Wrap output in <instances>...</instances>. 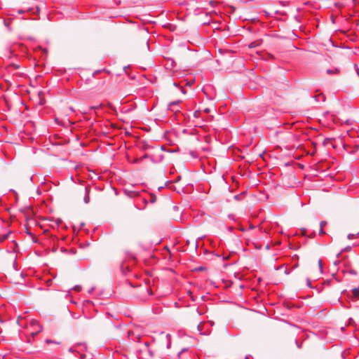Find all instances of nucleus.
<instances>
[{"instance_id":"1","label":"nucleus","mask_w":359,"mask_h":359,"mask_svg":"<svg viewBox=\"0 0 359 359\" xmlns=\"http://www.w3.org/2000/svg\"><path fill=\"white\" fill-rule=\"evenodd\" d=\"M304 271L310 276L318 278L323 273L322 261L320 259L308 260L304 265Z\"/></svg>"},{"instance_id":"2","label":"nucleus","mask_w":359,"mask_h":359,"mask_svg":"<svg viewBox=\"0 0 359 359\" xmlns=\"http://www.w3.org/2000/svg\"><path fill=\"white\" fill-rule=\"evenodd\" d=\"M171 341L170 334H162L158 341L159 348L162 351L168 349L170 346Z\"/></svg>"},{"instance_id":"3","label":"nucleus","mask_w":359,"mask_h":359,"mask_svg":"<svg viewBox=\"0 0 359 359\" xmlns=\"http://www.w3.org/2000/svg\"><path fill=\"white\" fill-rule=\"evenodd\" d=\"M38 96H39V104L40 105H42L45 103V99L43 97V93L42 92H39L38 93Z\"/></svg>"},{"instance_id":"4","label":"nucleus","mask_w":359,"mask_h":359,"mask_svg":"<svg viewBox=\"0 0 359 359\" xmlns=\"http://www.w3.org/2000/svg\"><path fill=\"white\" fill-rule=\"evenodd\" d=\"M353 297L359 299V290L358 288H353L352 290Z\"/></svg>"},{"instance_id":"5","label":"nucleus","mask_w":359,"mask_h":359,"mask_svg":"<svg viewBox=\"0 0 359 359\" xmlns=\"http://www.w3.org/2000/svg\"><path fill=\"white\" fill-rule=\"evenodd\" d=\"M260 43L259 41H254V42H252L250 45H249V48H254V47H257V46H259Z\"/></svg>"},{"instance_id":"6","label":"nucleus","mask_w":359,"mask_h":359,"mask_svg":"<svg viewBox=\"0 0 359 359\" xmlns=\"http://www.w3.org/2000/svg\"><path fill=\"white\" fill-rule=\"evenodd\" d=\"M220 3L219 1H215L213 0H211L209 1V4L212 6V7H215L217 5H219Z\"/></svg>"},{"instance_id":"7","label":"nucleus","mask_w":359,"mask_h":359,"mask_svg":"<svg viewBox=\"0 0 359 359\" xmlns=\"http://www.w3.org/2000/svg\"><path fill=\"white\" fill-rule=\"evenodd\" d=\"M339 70L337 68L334 69V70H331V69L327 70V74L339 73Z\"/></svg>"},{"instance_id":"8","label":"nucleus","mask_w":359,"mask_h":359,"mask_svg":"<svg viewBox=\"0 0 359 359\" xmlns=\"http://www.w3.org/2000/svg\"><path fill=\"white\" fill-rule=\"evenodd\" d=\"M81 285H76L73 287V289L77 292H79L81 290Z\"/></svg>"},{"instance_id":"9","label":"nucleus","mask_w":359,"mask_h":359,"mask_svg":"<svg viewBox=\"0 0 359 359\" xmlns=\"http://www.w3.org/2000/svg\"><path fill=\"white\" fill-rule=\"evenodd\" d=\"M147 154H144V155L142 157H141L140 159L136 158V159H135V160H134V161H135V162H137V161H141L142 159L145 158H147Z\"/></svg>"},{"instance_id":"10","label":"nucleus","mask_w":359,"mask_h":359,"mask_svg":"<svg viewBox=\"0 0 359 359\" xmlns=\"http://www.w3.org/2000/svg\"><path fill=\"white\" fill-rule=\"evenodd\" d=\"M8 236V234L4 235L2 237L0 238V241H4L5 239L7 238Z\"/></svg>"},{"instance_id":"11","label":"nucleus","mask_w":359,"mask_h":359,"mask_svg":"<svg viewBox=\"0 0 359 359\" xmlns=\"http://www.w3.org/2000/svg\"><path fill=\"white\" fill-rule=\"evenodd\" d=\"M147 292L148 293L149 295H151L152 294V291L151 290L149 289V288H147Z\"/></svg>"},{"instance_id":"12","label":"nucleus","mask_w":359,"mask_h":359,"mask_svg":"<svg viewBox=\"0 0 359 359\" xmlns=\"http://www.w3.org/2000/svg\"><path fill=\"white\" fill-rule=\"evenodd\" d=\"M326 224H327V222L325 221L321 222H320L321 228H323Z\"/></svg>"},{"instance_id":"13","label":"nucleus","mask_w":359,"mask_h":359,"mask_svg":"<svg viewBox=\"0 0 359 359\" xmlns=\"http://www.w3.org/2000/svg\"><path fill=\"white\" fill-rule=\"evenodd\" d=\"M102 107V104H101L97 107H92V109H99V108H101Z\"/></svg>"},{"instance_id":"14","label":"nucleus","mask_w":359,"mask_h":359,"mask_svg":"<svg viewBox=\"0 0 359 359\" xmlns=\"http://www.w3.org/2000/svg\"><path fill=\"white\" fill-rule=\"evenodd\" d=\"M204 111H205V113H209V112L210 111V109L209 108H205V109H204Z\"/></svg>"},{"instance_id":"15","label":"nucleus","mask_w":359,"mask_h":359,"mask_svg":"<svg viewBox=\"0 0 359 359\" xmlns=\"http://www.w3.org/2000/svg\"><path fill=\"white\" fill-rule=\"evenodd\" d=\"M156 197H153V196H151V201L152 203H154V202H155V201H156Z\"/></svg>"},{"instance_id":"16","label":"nucleus","mask_w":359,"mask_h":359,"mask_svg":"<svg viewBox=\"0 0 359 359\" xmlns=\"http://www.w3.org/2000/svg\"><path fill=\"white\" fill-rule=\"evenodd\" d=\"M133 334V332H132V331H128V337H130V335H132Z\"/></svg>"},{"instance_id":"17","label":"nucleus","mask_w":359,"mask_h":359,"mask_svg":"<svg viewBox=\"0 0 359 359\" xmlns=\"http://www.w3.org/2000/svg\"><path fill=\"white\" fill-rule=\"evenodd\" d=\"M46 343H48V344H49V343H51V342H53V341H52L51 340H50V339H46Z\"/></svg>"},{"instance_id":"18","label":"nucleus","mask_w":359,"mask_h":359,"mask_svg":"<svg viewBox=\"0 0 359 359\" xmlns=\"http://www.w3.org/2000/svg\"><path fill=\"white\" fill-rule=\"evenodd\" d=\"M145 46H146V47H147V48H148V47H149V44H148V42H147V40H146V41H145Z\"/></svg>"},{"instance_id":"19","label":"nucleus","mask_w":359,"mask_h":359,"mask_svg":"<svg viewBox=\"0 0 359 359\" xmlns=\"http://www.w3.org/2000/svg\"><path fill=\"white\" fill-rule=\"evenodd\" d=\"M60 222H61V220H60V219H57V224H59V223H60Z\"/></svg>"},{"instance_id":"20","label":"nucleus","mask_w":359,"mask_h":359,"mask_svg":"<svg viewBox=\"0 0 359 359\" xmlns=\"http://www.w3.org/2000/svg\"><path fill=\"white\" fill-rule=\"evenodd\" d=\"M231 8V10L235 11V8L233 6H230Z\"/></svg>"},{"instance_id":"21","label":"nucleus","mask_w":359,"mask_h":359,"mask_svg":"<svg viewBox=\"0 0 359 359\" xmlns=\"http://www.w3.org/2000/svg\"><path fill=\"white\" fill-rule=\"evenodd\" d=\"M196 113H197V112H195V113H194V116H197V114H196Z\"/></svg>"}]
</instances>
